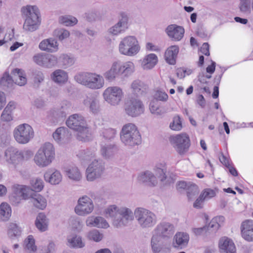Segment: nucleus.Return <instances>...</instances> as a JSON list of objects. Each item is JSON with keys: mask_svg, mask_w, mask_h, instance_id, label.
<instances>
[{"mask_svg": "<svg viewBox=\"0 0 253 253\" xmlns=\"http://www.w3.org/2000/svg\"><path fill=\"white\" fill-rule=\"evenodd\" d=\"M106 217L112 219L113 225L117 228L126 226L134 219V212L126 207L115 205L108 206L104 211Z\"/></svg>", "mask_w": 253, "mask_h": 253, "instance_id": "f257e3e1", "label": "nucleus"}, {"mask_svg": "<svg viewBox=\"0 0 253 253\" xmlns=\"http://www.w3.org/2000/svg\"><path fill=\"white\" fill-rule=\"evenodd\" d=\"M134 71V64L131 61L122 63L119 61L114 62L109 70L105 72L103 76L109 82L114 81L120 75H130Z\"/></svg>", "mask_w": 253, "mask_h": 253, "instance_id": "f03ea898", "label": "nucleus"}, {"mask_svg": "<svg viewBox=\"0 0 253 253\" xmlns=\"http://www.w3.org/2000/svg\"><path fill=\"white\" fill-rule=\"evenodd\" d=\"M22 17L25 19L23 29L26 31H36L40 24L39 11L36 6L26 5L21 8Z\"/></svg>", "mask_w": 253, "mask_h": 253, "instance_id": "7ed1b4c3", "label": "nucleus"}, {"mask_svg": "<svg viewBox=\"0 0 253 253\" xmlns=\"http://www.w3.org/2000/svg\"><path fill=\"white\" fill-rule=\"evenodd\" d=\"M122 142L126 146L132 148L141 143V137L135 125L128 123L124 125L120 132Z\"/></svg>", "mask_w": 253, "mask_h": 253, "instance_id": "20e7f679", "label": "nucleus"}, {"mask_svg": "<svg viewBox=\"0 0 253 253\" xmlns=\"http://www.w3.org/2000/svg\"><path fill=\"white\" fill-rule=\"evenodd\" d=\"M74 79L78 83L93 89H100L104 84L103 77L96 73L81 72L76 75Z\"/></svg>", "mask_w": 253, "mask_h": 253, "instance_id": "39448f33", "label": "nucleus"}, {"mask_svg": "<svg viewBox=\"0 0 253 253\" xmlns=\"http://www.w3.org/2000/svg\"><path fill=\"white\" fill-rule=\"evenodd\" d=\"M12 74L13 76L12 77L8 73L5 72L0 79V85L4 87L11 89L14 84L23 86L26 84V75L22 70L14 69L12 71Z\"/></svg>", "mask_w": 253, "mask_h": 253, "instance_id": "423d86ee", "label": "nucleus"}, {"mask_svg": "<svg viewBox=\"0 0 253 253\" xmlns=\"http://www.w3.org/2000/svg\"><path fill=\"white\" fill-rule=\"evenodd\" d=\"M54 149L53 145L49 142L44 143L38 150L34 157V161L41 167L48 166L54 158Z\"/></svg>", "mask_w": 253, "mask_h": 253, "instance_id": "0eeeda50", "label": "nucleus"}, {"mask_svg": "<svg viewBox=\"0 0 253 253\" xmlns=\"http://www.w3.org/2000/svg\"><path fill=\"white\" fill-rule=\"evenodd\" d=\"M134 215L138 225L143 229L152 227L157 221L155 214L144 208H136Z\"/></svg>", "mask_w": 253, "mask_h": 253, "instance_id": "6e6552de", "label": "nucleus"}, {"mask_svg": "<svg viewBox=\"0 0 253 253\" xmlns=\"http://www.w3.org/2000/svg\"><path fill=\"white\" fill-rule=\"evenodd\" d=\"M140 49V46L136 38L128 36L123 38L119 45V51L121 54L133 56L137 54Z\"/></svg>", "mask_w": 253, "mask_h": 253, "instance_id": "1a4fd4ad", "label": "nucleus"}, {"mask_svg": "<svg viewBox=\"0 0 253 253\" xmlns=\"http://www.w3.org/2000/svg\"><path fill=\"white\" fill-rule=\"evenodd\" d=\"M28 153H31V151H20L15 147L10 146L5 150L4 159L7 165L16 169L20 162L24 159V155Z\"/></svg>", "mask_w": 253, "mask_h": 253, "instance_id": "9d476101", "label": "nucleus"}, {"mask_svg": "<svg viewBox=\"0 0 253 253\" xmlns=\"http://www.w3.org/2000/svg\"><path fill=\"white\" fill-rule=\"evenodd\" d=\"M15 140L19 144L28 143L34 136V131L29 125L23 124L18 126L13 131Z\"/></svg>", "mask_w": 253, "mask_h": 253, "instance_id": "9b49d317", "label": "nucleus"}, {"mask_svg": "<svg viewBox=\"0 0 253 253\" xmlns=\"http://www.w3.org/2000/svg\"><path fill=\"white\" fill-rule=\"evenodd\" d=\"M169 141L177 152L180 155L186 153L190 146L189 137L186 133L171 136Z\"/></svg>", "mask_w": 253, "mask_h": 253, "instance_id": "f8f14e48", "label": "nucleus"}, {"mask_svg": "<svg viewBox=\"0 0 253 253\" xmlns=\"http://www.w3.org/2000/svg\"><path fill=\"white\" fill-rule=\"evenodd\" d=\"M105 170V164L100 159H94L89 165L86 170V178L92 181L100 177Z\"/></svg>", "mask_w": 253, "mask_h": 253, "instance_id": "ddd939ff", "label": "nucleus"}, {"mask_svg": "<svg viewBox=\"0 0 253 253\" xmlns=\"http://www.w3.org/2000/svg\"><path fill=\"white\" fill-rule=\"evenodd\" d=\"M104 100L109 104L115 106L119 104L123 97L122 89L119 86L107 87L103 93Z\"/></svg>", "mask_w": 253, "mask_h": 253, "instance_id": "4468645a", "label": "nucleus"}, {"mask_svg": "<svg viewBox=\"0 0 253 253\" xmlns=\"http://www.w3.org/2000/svg\"><path fill=\"white\" fill-rule=\"evenodd\" d=\"M93 209L92 200L87 196H83L79 199L75 211L79 215L84 216L90 213Z\"/></svg>", "mask_w": 253, "mask_h": 253, "instance_id": "2eb2a0df", "label": "nucleus"}, {"mask_svg": "<svg viewBox=\"0 0 253 253\" xmlns=\"http://www.w3.org/2000/svg\"><path fill=\"white\" fill-rule=\"evenodd\" d=\"M154 235L158 236L164 240H168L171 238L175 232L174 227L169 222H161L159 223L154 230Z\"/></svg>", "mask_w": 253, "mask_h": 253, "instance_id": "dca6fc26", "label": "nucleus"}, {"mask_svg": "<svg viewBox=\"0 0 253 253\" xmlns=\"http://www.w3.org/2000/svg\"><path fill=\"white\" fill-rule=\"evenodd\" d=\"M128 28V16L125 12H121L118 22L110 27L108 32L113 36H117L125 32Z\"/></svg>", "mask_w": 253, "mask_h": 253, "instance_id": "f3484780", "label": "nucleus"}, {"mask_svg": "<svg viewBox=\"0 0 253 253\" xmlns=\"http://www.w3.org/2000/svg\"><path fill=\"white\" fill-rule=\"evenodd\" d=\"M125 110L129 116L136 117L144 112V107L140 100L132 98L126 103Z\"/></svg>", "mask_w": 253, "mask_h": 253, "instance_id": "a211bd4d", "label": "nucleus"}, {"mask_svg": "<svg viewBox=\"0 0 253 253\" xmlns=\"http://www.w3.org/2000/svg\"><path fill=\"white\" fill-rule=\"evenodd\" d=\"M12 190L13 195L12 198L15 199L16 203H19L21 199L30 198L32 193V189L29 186L17 184L12 186Z\"/></svg>", "mask_w": 253, "mask_h": 253, "instance_id": "6ab92c4d", "label": "nucleus"}, {"mask_svg": "<svg viewBox=\"0 0 253 253\" xmlns=\"http://www.w3.org/2000/svg\"><path fill=\"white\" fill-rule=\"evenodd\" d=\"M154 171L156 175L164 185H169L174 183L175 179L172 175H169V176L166 175L167 166L165 163L157 164L154 169Z\"/></svg>", "mask_w": 253, "mask_h": 253, "instance_id": "aec40b11", "label": "nucleus"}, {"mask_svg": "<svg viewBox=\"0 0 253 253\" xmlns=\"http://www.w3.org/2000/svg\"><path fill=\"white\" fill-rule=\"evenodd\" d=\"M83 103L92 114H97L100 111L99 100L96 94H89L84 99Z\"/></svg>", "mask_w": 253, "mask_h": 253, "instance_id": "412c9836", "label": "nucleus"}, {"mask_svg": "<svg viewBox=\"0 0 253 253\" xmlns=\"http://www.w3.org/2000/svg\"><path fill=\"white\" fill-rule=\"evenodd\" d=\"M66 125L70 128L76 130L86 124L84 117L79 114L71 115L66 122Z\"/></svg>", "mask_w": 253, "mask_h": 253, "instance_id": "4be33fe9", "label": "nucleus"}, {"mask_svg": "<svg viewBox=\"0 0 253 253\" xmlns=\"http://www.w3.org/2000/svg\"><path fill=\"white\" fill-rule=\"evenodd\" d=\"M189 240V235L184 232H177L173 238L172 246L174 248L182 250L187 247Z\"/></svg>", "mask_w": 253, "mask_h": 253, "instance_id": "5701e85b", "label": "nucleus"}, {"mask_svg": "<svg viewBox=\"0 0 253 253\" xmlns=\"http://www.w3.org/2000/svg\"><path fill=\"white\" fill-rule=\"evenodd\" d=\"M184 32V29L182 26L176 24L170 25L166 29V32L168 36L176 41L181 40Z\"/></svg>", "mask_w": 253, "mask_h": 253, "instance_id": "b1692460", "label": "nucleus"}, {"mask_svg": "<svg viewBox=\"0 0 253 253\" xmlns=\"http://www.w3.org/2000/svg\"><path fill=\"white\" fill-rule=\"evenodd\" d=\"M241 231L243 238L247 241L253 242V220L247 219L242 222Z\"/></svg>", "mask_w": 253, "mask_h": 253, "instance_id": "393cba45", "label": "nucleus"}, {"mask_svg": "<svg viewBox=\"0 0 253 253\" xmlns=\"http://www.w3.org/2000/svg\"><path fill=\"white\" fill-rule=\"evenodd\" d=\"M44 180L53 185H57L60 183L62 176L60 172L54 169H48L44 174Z\"/></svg>", "mask_w": 253, "mask_h": 253, "instance_id": "a878e982", "label": "nucleus"}, {"mask_svg": "<svg viewBox=\"0 0 253 253\" xmlns=\"http://www.w3.org/2000/svg\"><path fill=\"white\" fill-rule=\"evenodd\" d=\"M85 223L86 226L89 227H96L104 229L109 227L107 221L101 216H89L86 218Z\"/></svg>", "mask_w": 253, "mask_h": 253, "instance_id": "bb28decb", "label": "nucleus"}, {"mask_svg": "<svg viewBox=\"0 0 253 253\" xmlns=\"http://www.w3.org/2000/svg\"><path fill=\"white\" fill-rule=\"evenodd\" d=\"M219 248L221 253H236L234 243L232 240L226 237L220 239Z\"/></svg>", "mask_w": 253, "mask_h": 253, "instance_id": "cd10ccee", "label": "nucleus"}, {"mask_svg": "<svg viewBox=\"0 0 253 253\" xmlns=\"http://www.w3.org/2000/svg\"><path fill=\"white\" fill-rule=\"evenodd\" d=\"M39 48L49 52H56L58 49V44L56 40L49 38L42 40L39 44Z\"/></svg>", "mask_w": 253, "mask_h": 253, "instance_id": "c85d7f7f", "label": "nucleus"}, {"mask_svg": "<svg viewBox=\"0 0 253 253\" xmlns=\"http://www.w3.org/2000/svg\"><path fill=\"white\" fill-rule=\"evenodd\" d=\"M71 136L68 128L60 127L53 133L54 139L58 143H64L69 139Z\"/></svg>", "mask_w": 253, "mask_h": 253, "instance_id": "c756f323", "label": "nucleus"}, {"mask_svg": "<svg viewBox=\"0 0 253 253\" xmlns=\"http://www.w3.org/2000/svg\"><path fill=\"white\" fill-rule=\"evenodd\" d=\"M178 52L179 47L177 45H171L168 48L165 53L166 62L170 65H174Z\"/></svg>", "mask_w": 253, "mask_h": 253, "instance_id": "7c9ffc66", "label": "nucleus"}, {"mask_svg": "<svg viewBox=\"0 0 253 253\" xmlns=\"http://www.w3.org/2000/svg\"><path fill=\"white\" fill-rule=\"evenodd\" d=\"M96 151V149L95 148L82 150L77 155L83 162L87 163L95 159Z\"/></svg>", "mask_w": 253, "mask_h": 253, "instance_id": "2f4dec72", "label": "nucleus"}, {"mask_svg": "<svg viewBox=\"0 0 253 253\" xmlns=\"http://www.w3.org/2000/svg\"><path fill=\"white\" fill-rule=\"evenodd\" d=\"M132 92L137 96H142L148 90L147 86L140 80H135L131 85Z\"/></svg>", "mask_w": 253, "mask_h": 253, "instance_id": "473e14b6", "label": "nucleus"}, {"mask_svg": "<svg viewBox=\"0 0 253 253\" xmlns=\"http://www.w3.org/2000/svg\"><path fill=\"white\" fill-rule=\"evenodd\" d=\"M35 224L40 231L44 232L48 229V219L44 213H39L36 219Z\"/></svg>", "mask_w": 253, "mask_h": 253, "instance_id": "72a5a7b5", "label": "nucleus"}, {"mask_svg": "<svg viewBox=\"0 0 253 253\" xmlns=\"http://www.w3.org/2000/svg\"><path fill=\"white\" fill-rule=\"evenodd\" d=\"M50 78L55 83L62 84L67 81L68 76L66 71L61 69H57L51 74Z\"/></svg>", "mask_w": 253, "mask_h": 253, "instance_id": "f704fd0d", "label": "nucleus"}, {"mask_svg": "<svg viewBox=\"0 0 253 253\" xmlns=\"http://www.w3.org/2000/svg\"><path fill=\"white\" fill-rule=\"evenodd\" d=\"M79 128L75 131H77L76 137L80 141L86 142L89 141L92 139V135L87 125L83 126V127Z\"/></svg>", "mask_w": 253, "mask_h": 253, "instance_id": "c9c22d12", "label": "nucleus"}, {"mask_svg": "<svg viewBox=\"0 0 253 253\" xmlns=\"http://www.w3.org/2000/svg\"><path fill=\"white\" fill-rule=\"evenodd\" d=\"M118 151V147L115 144H105L101 145L100 153L105 159L113 157Z\"/></svg>", "mask_w": 253, "mask_h": 253, "instance_id": "e433bc0d", "label": "nucleus"}, {"mask_svg": "<svg viewBox=\"0 0 253 253\" xmlns=\"http://www.w3.org/2000/svg\"><path fill=\"white\" fill-rule=\"evenodd\" d=\"M30 198L31 203L36 208L43 210L46 207V200L40 194L32 193Z\"/></svg>", "mask_w": 253, "mask_h": 253, "instance_id": "4c0bfd02", "label": "nucleus"}, {"mask_svg": "<svg viewBox=\"0 0 253 253\" xmlns=\"http://www.w3.org/2000/svg\"><path fill=\"white\" fill-rule=\"evenodd\" d=\"M139 181L145 183L150 186H155L157 184V180L154 174L150 171H146L141 173L138 176Z\"/></svg>", "mask_w": 253, "mask_h": 253, "instance_id": "58836bf2", "label": "nucleus"}, {"mask_svg": "<svg viewBox=\"0 0 253 253\" xmlns=\"http://www.w3.org/2000/svg\"><path fill=\"white\" fill-rule=\"evenodd\" d=\"M14 102H9L2 111L0 119L3 122H10L13 120L12 111L15 109Z\"/></svg>", "mask_w": 253, "mask_h": 253, "instance_id": "ea45409f", "label": "nucleus"}, {"mask_svg": "<svg viewBox=\"0 0 253 253\" xmlns=\"http://www.w3.org/2000/svg\"><path fill=\"white\" fill-rule=\"evenodd\" d=\"M158 62V58L156 54L151 53L145 57L142 65L144 69H151L153 68Z\"/></svg>", "mask_w": 253, "mask_h": 253, "instance_id": "a19ab883", "label": "nucleus"}, {"mask_svg": "<svg viewBox=\"0 0 253 253\" xmlns=\"http://www.w3.org/2000/svg\"><path fill=\"white\" fill-rule=\"evenodd\" d=\"M11 214L10 206L6 203H2L0 205V220L7 221Z\"/></svg>", "mask_w": 253, "mask_h": 253, "instance_id": "79ce46f5", "label": "nucleus"}, {"mask_svg": "<svg viewBox=\"0 0 253 253\" xmlns=\"http://www.w3.org/2000/svg\"><path fill=\"white\" fill-rule=\"evenodd\" d=\"M225 218L223 216L214 217L211 220L208 226V230L211 232H216L223 223Z\"/></svg>", "mask_w": 253, "mask_h": 253, "instance_id": "37998d69", "label": "nucleus"}, {"mask_svg": "<svg viewBox=\"0 0 253 253\" xmlns=\"http://www.w3.org/2000/svg\"><path fill=\"white\" fill-rule=\"evenodd\" d=\"M65 172L68 177L71 180L79 181L82 178L81 173L76 167H70L66 169Z\"/></svg>", "mask_w": 253, "mask_h": 253, "instance_id": "c03bdc74", "label": "nucleus"}, {"mask_svg": "<svg viewBox=\"0 0 253 253\" xmlns=\"http://www.w3.org/2000/svg\"><path fill=\"white\" fill-rule=\"evenodd\" d=\"M21 230L18 225L14 223H9L8 227L7 234L11 239L18 238L21 235Z\"/></svg>", "mask_w": 253, "mask_h": 253, "instance_id": "a18cd8bd", "label": "nucleus"}, {"mask_svg": "<svg viewBox=\"0 0 253 253\" xmlns=\"http://www.w3.org/2000/svg\"><path fill=\"white\" fill-rule=\"evenodd\" d=\"M59 59L64 68L71 67L76 61V59L73 55L66 54L61 55Z\"/></svg>", "mask_w": 253, "mask_h": 253, "instance_id": "49530a36", "label": "nucleus"}, {"mask_svg": "<svg viewBox=\"0 0 253 253\" xmlns=\"http://www.w3.org/2000/svg\"><path fill=\"white\" fill-rule=\"evenodd\" d=\"M187 196L189 200L194 199L199 194V190L197 185L189 183L186 189Z\"/></svg>", "mask_w": 253, "mask_h": 253, "instance_id": "de8ad7c7", "label": "nucleus"}, {"mask_svg": "<svg viewBox=\"0 0 253 253\" xmlns=\"http://www.w3.org/2000/svg\"><path fill=\"white\" fill-rule=\"evenodd\" d=\"M30 184L32 187V193L33 191L35 192H40L44 187L43 180L39 178H33L30 181Z\"/></svg>", "mask_w": 253, "mask_h": 253, "instance_id": "09e8293b", "label": "nucleus"}, {"mask_svg": "<svg viewBox=\"0 0 253 253\" xmlns=\"http://www.w3.org/2000/svg\"><path fill=\"white\" fill-rule=\"evenodd\" d=\"M59 22L65 26H73L78 22L77 19L71 15L62 16L59 17Z\"/></svg>", "mask_w": 253, "mask_h": 253, "instance_id": "8fccbe9b", "label": "nucleus"}, {"mask_svg": "<svg viewBox=\"0 0 253 253\" xmlns=\"http://www.w3.org/2000/svg\"><path fill=\"white\" fill-rule=\"evenodd\" d=\"M43 60V67L51 68L57 64V58L52 55L45 54Z\"/></svg>", "mask_w": 253, "mask_h": 253, "instance_id": "3c124183", "label": "nucleus"}, {"mask_svg": "<svg viewBox=\"0 0 253 253\" xmlns=\"http://www.w3.org/2000/svg\"><path fill=\"white\" fill-rule=\"evenodd\" d=\"M84 18L89 22H93L101 19L100 12L96 10H92L84 14Z\"/></svg>", "mask_w": 253, "mask_h": 253, "instance_id": "603ef678", "label": "nucleus"}, {"mask_svg": "<svg viewBox=\"0 0 253 253\" xmlns=\"http://www.w3.org/2000/svg\"><path fill=\"white\" fill-rule=\"evenodd\" d=\"M69 246L73 248H81L84 246V243L83 242L82 238L80 236H75L71 238L68 239Z\"/></svg>", "mask_w": 253, "mask_h": 253, "instance_id": "864d4df0", "label": "nucleus"}, {"mask_svg": "<svg viewBox=\"0 0 253 253\" xmlns=\"http://www.w3.org/2000/svg\"><path fill=\"white\" fill-rule=\"evenodd\" d=\"M160 239L158 236L155 235H153L152 237L151 245L152 251L154 253H159L162 249L161 246L159 244Z\"/></svg>", "mask_w": 253, "mask_h": 253, "instance_id": "5fc2aeb1", "label": "nucleus"}, {"mask_svg": "<svg viewBox=\"0 0 253 253\" xmlns=\"http://www.w3.org/2000/svg\"><path fill=\"white\" fill-rule=\"evenodd\" d=\"M170 128L176 131L181 130L182 127L181 118L179 116H175L173 117L172 123L169 125Z\"/></svg>", "mask_w": 253, "mask_h": 253, "instance_id": "6e6d98bb", "label": "nucleus"}, {"mask_svg": "<svg viewBox=\"0 0 253 253\" xmlns=\"http://www.w3.org/2000/svg\"><path fill=\"white\" fill-rule=\"evenodd\" d=\"M88 238L95 242L100 241L103 238V234L100 233L98 230L93 229L89 231L88 233Z\"/></svg>", "mask_w": 253, "mask_h": 253, "instance_id": "4d7b16f0", "label": "nucleus"}, {"mask_svg": "<svg viewBox=\"0 0 253 253\" xmlns=\"http://www.w3.org/2000/svg\"><path fill=\"white\" fill-rule=\"evenodd\" d=\"M24 244L26 245V248L33 252L37 250V247L35 246V241L32 235H29L28 237L25 240Z\"/></svg>", "mask_w": 253, "mask_h": 253, "instance_id": "13d9d810", "label": "nucleus"}, {"mask_svg": "<svg viewBox=\"0 0 253 253\" xmlns=\"http://www.w3.org/2000/svg\"><path fill=\"white\" fill-rule=\"evenodd\" d=\"M116 133V131L115 129L104 128L101 130L100 135L106 139H111L115 137Z\"/></svg>", "mask_w": 253, "mask_h": 253, "instance_id": "bf43d9fd", "label": "nucleus"}, {"mask_svg": "<svg viewBox=\"0 0 253 253\" xmlns=\"http://www.w3.org/2000/svg\"><path fill=\"white\" fill-rule=\"evenodd\" d=\"M70 32L64 29H58L54 31V35L58 38L60 41H62L68 38L70 36Z\"/></svg>", "mask_w": 253, "mask_h": 253, "instance_id": "052dcab7", "label": "nucleus"}, {"mask_svg": "<svg viewBox=\"0 0 253 253\" xmlns=\"http://www.w3.org/2000/svg\"><path fill=\"white\" fill-rule=\"evenodd\" d=\"M70 110V105L69 104H66L65 105L61 106L59 109H57L56 115L58 117H65L69 113Z\"/></svg>", "mask_w": 253, "mask_h": 253, "instance_id": "680f3d73", "label": "nucleus"}, {"mask_svg": "<svg viewBox=\"0 0 253 253\" xmlns=\"http://www.w3.org/2000/svg\"><path fill=\"white\" fill-rule=\"evenodd\" d=\"M33 80L35 85L39 86V84L44 80V76L43 73L38 70L35 71L33 73Z\"/></svg>", "mask_w": 253, "mask_h": 253, "instance_id": "e2e57ef3", "label": "nucleus"}, {"mask_svg": "<svg viewBox=\"0 0 253 253\" xmlns=\"http://www.w3.org/2000/svg\"><path fill=\"white\" fill-rule=\"evenodd\" d=\"M150 110L152 114L156 115H162L165 113V111L162 108L155 104L154 102H151L150 104Z\"/></svg>", "mask_w": 253, "mask_h": 253, "instance_id": "0e129e2a", "label": "nucleus"}, {"mask_svg": "<svg viewBox=\"0 0 253 253\" xmlns=\"http://www.w3.org/2000/svg\"><path fill=\"white\" fill-rule=\"evenodd\" d=\"M155 98L158 100L166 102L168 99V95L165 91L157 90L155 94Z\"/></svg>", "mask_w": 253, "mask_h": 253, "instance_id": "69168bd1", "label": "nucleus"}, {"mask_svg": "<svg viewBox=\"0 0 253 253\" xmlns=\"http://www.w3.org/2000/svg\"><path fill=\"white\" fill-rule=\"evenodd\" d=\"M203 195V198L205 200H208L214 197L216 195V191L215 190L211 189H206L201 194Z\"/></svg>", "mask_w": 253, "mask_h": 253, "instance_id": "338daca9", "label": "nucleus"}, {"mask_svg": "<svg viewBox=\"0 0 253 253\" xmlns=\"http://www.w3.org/2000/svg\"><path fill=\"white\" fill-rule=\"evenodd\" d=\"M251 6V0H240V8L243 12L248 11Z\"/></svg>", "mask_w": 253, "mask_h": 253, "instance_id": "774afa93", "label": "nucleus"}]
</instances>
